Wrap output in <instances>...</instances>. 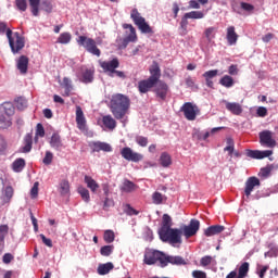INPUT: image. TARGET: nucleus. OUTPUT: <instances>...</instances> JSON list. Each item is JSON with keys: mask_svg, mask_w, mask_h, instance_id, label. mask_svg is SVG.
<instances>
[{"mask_svg": "<svg viewBox=\"0 0 278 278\" xmlns=\"http://www.w3.org/2000/svg\"><path fill=\"white\" fill-rule=\"evenodd\" d=\"M161 268H166L168 264L173 266H186L187 262L182 256L167 255L162 251L157 250H146L143 255V264L147 266H153L157 264Z\"/></svg>", "mask_w": 278, "mask_h": 278, "instance_id": "nucleus-1", "label": "nucleus"}, {"mask_svg": "<svg viewBox=\"0 0 278 278\" xmlns=\"http://www.w3.org/2000/svg\"><path fill=\"white\" fill-rule=\"evenodd\" d=\"M131 101L129 97L123 93H116L111 97L110 111L114 118L122 119L126 116L130 109Z\"/></svg>", "mask_w": 278, "mask_h": 278, "instance_id": "nucleus-2", "label": "nucleus"}, {"mask_svg": "<svg viewBox=\"0 0 278 278\" xmlns=\"http://www.w3.org/2000/svg\"><path fill=\"white\" fill-rule=\"evenodd\" d=\"M150 76L148 79L138 81V91L140 93L149 92L161 79L162 73L157 62H153L149 68Z\"/></svg>", "mask_w": 278, "mask_h": 278, "instance_id": "nucleus-3", "label": "nucleus"}, {"mask_svg": "<svg viewBox=\"0 0 278 278\" xmlns=\"http://www.w3.org/2000/svg\"><path fill=\"white\" fill-rule=\"evenodd\" d=\"M159 238L162 242L168 244H182V230L177 228H168L167 230L157 231Z\"/></svg>", "mask_w": 278, "mask_h": 278, "instance_id": "nucleus-4", "label": "nucleus"}, {"mask_svg": "<svg viewBox=\"0 0 278 278\" xmlns=\"http://www.w3.org/2000/svg\"><path fill=\"white\" fill-rule=\"evenodd\" d=\"M130 18L132 20L134 24L137 26L141 34L153 35V28L147 23L146 18L141 16L137 9L131 10Z\"/></svg>", "mask_w": 278, "mask_h": 278, "instance_id": "nucleus-5", "label": "nucleus"}, {"mask_svg": "<svg viewBox=\"0 0 278 278\" xmlns=\"http://www.w3.org/2000/svg\"><path fill=\"white\" fill-rule=\"evenodd\" d=\"M7 38L9 39V47H11L13 54L20 53V51L24 49L25 39L20 33L13 34L11 29H7Z\"/></svg>", "mask_w": 278, "mask_h": 278, "instance_id": "nucleus-6", "label": "nucleus"}, {"mask_svg": "<svg viewBox=\"0 0 278 278\" xmlns=\"http://www.w3.org/2000/svg\"><path fill=\"white\" fill-rule=\"evenodd\" d=\"M76 42H78V46L84 47V49L90 54H93L96 56L101 55V50L97 47V42L94 39L86 36H79L78 39H76Z\"/></svg>", "mask_w": 278, "mask_h": 278, "instance_id": "nucleus-7", "label": "nucleus"}, {"mask_svg": "<svg viewBox=\"0 0 278 278\" xmlns=\"http://www.w3.org/2000/svg\"><path fill=\"white\" fill-rule=\"evenodd\" d=\"M260 143L266 148H275L277 146V141L274 137V132L270 130H263L258 134Z\"/></svg>", "mask_w": 278, "mask_h": 278, "instance_id": "nucleus-8", "label": "nucleus"}, {"mask_svg": "<svg viewBox=\"0 0 278 278\" xmlns=\"http://www.w3.org/2000/svg\"><path fill=\"white\" fill-rule=\"evenodd\" d=\"M122 27L124 29L129 30V33L126 31V36L122 41L123 48H127L129 42H137L138 41L137 30L131 24H123Z\"/></svg>", "mask_w": 278, "mask_h": 278, "instance_id": "nucleus-9", "label": "nucleus"}, {"mask_svg": "<svg viewBox=\"0 0 278 278\" xmlns=\"http://www.w3.org/2000/svg\"><path fill=\"white\" fill-rule=\"evenodd\" d=\"M121 155L124 160L138 163L143 160V154L135 152L131 148L125 147L121 150Z\"/></svg>", "mask_w": 278, "mask_h": 278, "instance_id": "nucleus-10", "label": "nucleus"}, {"mask_svg": "<svg viewBox=\"0 0 278 278\" xmlns=\"http://www.w3.org/2000/svg\"><path fill=\"white\" fill-rule=\"evenodd\" d=\"M180 111L184 113V116L188 121H195L198 115V106L193 105L191 102L184 103L180 108Z\"/></svg>", "mask_w": 278, "mask_h": 278, "instance_id": "nucleus-11", "label": "nucleus"}, {"mask_svg": "<svg viewBox=\"0 0 278 278\" xmlns=\"http://www.w3.org/2000/svg\"><path fill=\"white\" fill-rule=\"evenodd\" d=\"M201 224L198 219H191L188 226L182 227V233L185 238H192V236H197L200 230Z\"/></svg>", "mask_w": 278, "mask_h": 278, "instance_id": "nucleus-12", "label": "nucleus"}, {"mask_svg": "<svg viewBox=\"0 0 278 278\" xmlns=\"http://www.w3.org/2000/svg\"><path fill=\"white\" fill-rule=\"evenodd\" d=\"M168 91H169V87L165 81H162L159 79L154 85V93L162 101L166 100Z\"/></svg>", "mask_w": 278, "mask_h": 278, "instance_id": "nucleus-13", "label": "nucleus"}, {"mask_svg": "<svg viewBox=\"0 0 278 278\" xmlns=\"http://www.w3.org/2000/svg\"><path fill=\"white\" fill-rule=\"evenodd\" d=\"M261 186V180L257 177H249L245 181L244 194L247 199H250V195L254 191L255 187Z\"/></svg>", "mask_w": 278, "mask_h": 278, "instance_id": "nucleus-14", "label": "nucleus"}, {"mask_svg": "<svg viewBox=\"0 0 278 278\" xmlns=\"http://www.w3.org/2000/svg\"><path fill=\"white\" fill-rule=\"evenodd\" d=\"M273 154H274L273 150H265V151L247 150V156L252 157V159H256V160H262L264 157H269Z\"/></svg>", "mask_w": 278, "mask_h": 278, "instance_id": "nucleus-15", "label": "nucleus"}, {"mask_svg": "<svg viewBox=\"0 0 278 278\" xmlns=\"http://www.w3.org/2000/svg\"><path fill=\"white\" fill-rule=\"evenodd\" d=\"M100 67L104 72H109L112 75L113 72H115L116 68L119 67V61H118V59H113L112 61L100 62Z\"/></svg>", "mask_w": 278, "mask_h": 278, "instance_id": "nucleus-16", "label": "nucleus"}, {"mask_svg": "<svg viewBox=\"0 0 278 278\" xmlns=\"http://www.w3.org/2000/svg\"><path fill=\"white\" fill-rule=\"evenodd\" d=\"M225 103V108L233 115H241L243 113V106L238 102H228L226 100L223 101Z\"/></svg>", "mask_w": 278, "mask_h": 278, "instance_id": "nucleus-17", "label": "nucleus"}, {"mask_svg": "<svg viewBox=\"0 0 278 278\" xmlns=\"http://www.w3.org/2000/svg\"><path fill=\"white\" fill-rule=\"evenodd\" d=\"M249 271H250V263L244 262L239 266L238 271L232 270V271H230V274L236 275V277H233V278H247L249 275Z\"/></svg>", "mask_w": 278, "mask_h": 278, "instance_id": "nucleus-18", "label": "nucleus"}, {"mask_svg": "<svg viewBox=\"0 0 278 278\" xmlns=\"http://www.w3.org/2000/svg\"><path fill=\"white\" fill-rule=\"evenodd\" d=\"M86 123L87 122L83 109L80 106H76V125L78 126V129L86 130Z\"/></svg>", "mask_w": 278, "mask_h": 278, "instance_id": "nucleus-19", "label": "nucleus"}, {"mask_svg": "<svg viewBox=\"0 0 278 278\" xmlns=\"http://www.w3.org/2000/svg\"><path fill=\"white\" fill-rule=\"evenodd\" d=\"M226 39L229 46H235L238 42L239 35L236 33L235 26H229L227 28Z\"/></svg>", "mask_w": 278, "mask_h": 278, "instance_id": "nucleus-20", "label": "nucleus"}, {"mask_svg": "<svg viewBox=\"0 0 278 278\" xmlns=\"http://www.w3.org/2000/svg\"><path fill=\"white\" fill-rule=\"evenodd\" d=\"M223 231H225V226L213 225L204 230V236H206V238H211V236H218V233H223Z\"/></svg>", "mask_w": 278, "mask_h": 278, "instance_id": "nucleus-21", "label": "nucleus"}, {"mask_svg": "<svg viewBox=\"0 0 278 278\" xmlns=\"http://www.w3.org/2000/svg\"><path fill=\"white\" fill-rule=\"evenodd\" d=\"M114 268V264L111 262L99 264L97 268V274L99 276H106L109 275Z\"/></svg>", "mask_w": 278, "mask_h": 278, "instance_id": "nucleus-22", "label": "nucleus"}, {"mask_svg": "<svg viewBox=\"0 0 278 278\" xmlns=\"http://www.w3.org/2000/svg\"><path fill=\"white\" fill-rule=\"evenodd\" d=\"M219 71L218 70H212L203 73V77L205 79V84L208 88H214V81L212 80L214 77L218 75Z\"/></svg>", "mask_w": 278, "mask_h": 278, "instance_id": "nucleus-23", "label": "nucleus"}, {"mask_svg": "<svg viewBox=\"0 0 278 278\" xmlns=\"http://www.w3.org/2000/svg\"><path fill=\"white\" fill-rule=\"evenodd\" d=\"M50 147L56 151H60L64 148L62 138L59 134H52V138H50Z\"/></svg>", "mask_w": 278, "mask_h": 278, "instance_id": "nucleus-24", "label": "nucleus"}, {"mask_svg": "<svg viewBox=\"0 0 278 278\" xmlns=\"http://www.w3.org/2000/svg\"><path fill=\"white\" fill-rule=\"evenodd\" d=\"M28 64L29 59L26 55L20 56V59H17V68L20 70V73L26 74L28 71Z\"/></svg>", "mask_w": 278, "mask_h": 278, "instance_id": "nucleus-25", "label": "nucleus"}, {"mask_svg": "<svg viewBox=\"0 0 278 278\" xmlns=\"http://www.w3.org/2000/svg\"><path fill=\"white\" fill-rule=\"evenodd\" d=\"M93 76H94V70L85 68V70L81 72L80 81L84 83V84L92 83V81H93V78H94Z\"/></svg>", "mask_w": 278, "mask_h": 278, "instance_id": "nucleus-26", "label": "nucleus"}, {"mask_svg": "<svg viewBox=\"0 0 278 278\" xmlns=\"http://www.w3.org/2000/svg\"><path fill=\"white\" fill-rule=\"evenodd\" d=\"M84 182L86 184L87 188L90 189L91 192L96 193L100 188L99 184L90 176L85 175Z\"/></svg>", "mask_w": 278, "mask_h": 278, "instance_id": "nucleus-27", "label": "nucleus"}, {"mask_svg": "<svg viewBox=\"0 0 278 278\" xmlns=\"http://www.w3.org/2000/svg\"><path fill=\"white\" fill-rule=\"evenodd\" d=\"M173 227V219L168 214H164L162 216V224H161V229L157 231H167L168 229H172Z\"/></svg>", "mask_w": 278, "mask_h": 278, "instance_id": "nucleus-28", "label": "nucleus"}, {"mask_svg": "<svg viewBox=\"0 0 278 278\" xmlns=\"http://www.w3.org/2000/svg\"><path fill=\"white\" fill-rule=\"evenodd\" d=\"M92 151H94V152H100V151L111 152L112 147L109 143L97 141V142L92 143Z\"/></svg>", "mask_w": 278, "mask_h": 278, "instance_id": "nucleus-29", "label": "nucleus"}, {"mask_svg": "<svg viewBox=\"0 0 278 278\" xmlns=\"http://www.w3.org/2000/svg\"><path fill=\"white\" fill-rule=\"evenodd\" d=\"M33 148V135L26 134L24 137V146L22 147V152L28 153L31 151Z\"/></svg>", "mask_w": 278, "mask_h": 278, "instance_id": "nucleus-30", "label": "nucleus"}, {"mask_svg": "<svg viewBox=\"0 0 278 278\" xmlns=\"http://www.w3.org/2000/svg\"><path fill=\"white\" fill-rule=\"evenodd\" d=\"M102 124L105 128L111 130L115 129L117 125L116 121L111 115L103 116Z\"/></svg>", "mask_w": 278, "mask_h": 278, "instance_id": "nucleus-31", "label": "nucleus"}, {"mask_svg": "<svg viewBox=\"0 0 278 278\" xmlns=\"http://www.w3.org/2000/svg\"><path fill=\"white\" fill-rule=\"evenodd\" d=\"M160 164L162 167H169L173 164L170 154L163 152L160 155Z\"/></svg>", "mask_w": 278, "mask_h": 278, "instance_id": "nucleus-32", "label": "nucleus"}, {"mask_svg": "<svg viewBox=\"0 0 278 278\" xmlns=\"http://www.w3.org/2000/svg\"><path fill=\"white\" fill-rule=\"evenodd\" d=\"M8 233H9V226L8 225H1L0 226V253L4 249V240H5V236H8Z\"/></svg>", "mask_w": 278, "mask_h": 278, "instance_id": "nucleus-33", "label": "nucleus"}, {"mask_svg": "<svg viewBox=\"0 0 278 278\" xmlns=\"http://www.w3.org/2000/svg\"><path fill=\"white\" fill-rule=\"evenodd\" d=\"M28 4L30 5V13H33V16H38L40 12V0H28Z\"/></svg>", "mask_w": 278, "mask_h": 278, "instance_id": "nucleus-34", "label": "nucleus"}, {"mask_svg": "<svg viewBox=\"0 0 278 278\" xmlns=\"http://www.w3.org/2000/svg\"><path fill=\"white\" fill-rule=\"evenodd\" d=\"M62 87L65 88V92L63 93V97H70L71 91L73 90V84L72 80L67 77L63 78V84H61Z\"/></svg>", "mask_w": 278, "mask_h": 278, "instance_id": "nucleus-35", "label": "nucleus"}, {"mask_svg": "<svg viewBox=\"0 0 278 278\" xmlns=\"http://www.w3.org/2000/svg\"><path fill=\"white\" fill-rule=\"evenodd\" d=\"M25 166H26V162L24 159H21V157L13 161V164H12L13 170L16 173H21Z\"/></svg>", "mask_w": 278, "mask_h": 278, "instance_id": "nucleus-36", "label": "nucleus"}, {"mask_svg": "<svg viewBox=\"0 0 278 278\" xmlns=\"http://www.w3.org/2000/svg\"><path fill=\"white\" fill-rule=\"evenodd\" d=\"M219 84L225 88H231L235 85V79L231 76L225 75L219 79Z\"/></svg>", "mask_w": 278, "mask_h": 278, "instance_id": "nucleus-37", "label": "nucleus"}, {"mask_svg": "<svg viewBox=\"0 0 278 278\" xmlns=\"http://www.w3.org/2000/svg\"><path fill=\"white\" fill-rule=\"evenodd\" d=\"M152 201L154 205H162L163 201H167V197L163 195L161 192L156 191L152 194Z\"/></svg>", "mask_w": 278, "mask_h": 278, "instance_id": "nucleus-38", "label": "nucleus"}, {"mask_svg": "<svg viewBox=\"0 0 278 278\" xmlns=\"http://www.w3.org/2000/svg\"><path fill=\"white\" fill-rule=\"evenodd\" d=\"M78 193L80 194L81 200L85 203H89L90 202V193H89L88 189H86L85 187L80 186V187H78Z\"/></svg>", "mask_w": 278, "mask_h": 278, "instance_id": "nucleus-39", "label": "nucleus"}, {"mask_svg": "<svg viewBox=\"0 0 278 278\" xmlns=\"http://www.w3.org/2000/svg\"><path fill=\"white\" fill-rule=\"evenodd\" d=\"M72 34L71 33H63L61 36H59V39H56V42L61 45H68L72 41Z\"/></svg>", "mask_w": 278, "mask_h": 278, "instance_id": "nucleus-40", "label": "nucleus"}, {"mask_svg": "<svg viewBox=\"0 0 278 278\" xmlns=\"http://www.w3.org/2000/svg\"><path fill=\"white\" fill-rule=\"evenodd\" d=\"M71 192L70 181L66 179L61 180V195H68Z\"/></svg>", "mask_w": 278, "mask_h": 278, "instance_id": "nucleus-41", "label": "nucleus"}, {"mask_svg": "<svg viewBox=\"0 0 278 278\" xmlns=\"http://www.w3.org/2000/svg\"><path fill=\"white\" fill-rule=\"evenodd\" d=\"M136 188V185L130 180H124L121 190L124 192H132Z\"/></svg>", "mask_w": 278, "mask_h": 278, "instance_id": "nucleus-42", "label": "nucleus"}, {"mask_svg": "<svg viewBox=\"0 0 278 278\" xmlns=\"http://www.w3.org/2000/svg\"><path fill=\"white\" fill-rule=\"evenodd\" d=\"M103 240L106 244H111L115 240V233L113 230H105L103 233Z\"/></svg>", "mask_w": 278, "mask_h": 278, "instance_id": "nucleus-43", "label": "nucleus"}, {"mask_svg": "<svg viewBox=\"0 0 278 278\" xmlns=\"http://www.w3.org/2000/svg\"><path fill=\"white\" fill-rule=\"evenodd\" d=\"M205 14L202 11H191L189 13H186V17H189L191 20H202L204 18Z\"/></svg>", "mask_w": 278, "mask_h": 278, "instance_id": "nucleus-44", "label": "nucleus"}, {"mask_svg": "<svg viewBox=\"0 0 278 278\" xmlns=\"http://www.w3.org/2000/svg\"><path fill=\"white\" fill-rule=\"evenodd\" d=\"M113 251H114V245H104L100 249V255H102L103 257H109V255H111Z\"/></svg>", "mask_w": 278, "mask_h": 278, "instance_id": "nucleus-45", "label": "nucleus"}, {"mask_svg": "<svg viewBox=\"0 0 278 278\" xmlns=\"http://www.w3.org/2000/svg\"><path fill=\"white\" fill-rule=\"evenodd\" d=\"M12 125L10 117H5L4 115H0V128L7 129Z\"/></svg>", "mask_w": 278, "mask_h": 278, "instance_id": "nucleus-46", "label": "nucleus"}, {"mask_svg": "<svg viewBox=\"0 0 278 278\" xmlns=\"http://www.w3.org/2000/svg\"><path fill=\"white\" fill-rule=\"evenodd\" d=\"M216 28L210 27L204 30V36L207 41H212L215 38Z\"/></svg>", "mask_w": 278, "mask_h": 278, "instance_id": "nucleus-47", "label": "nucleus"}, {"mask_svg": "<svg viewBox=\"0 0 278 278\" xmlns=\"http://www.w3.org/2000/svg\"><path fill=\"white\" fill-rule=\"evenodd\" d=\"M188 18L190 17H187V13L181 17L180 28L182 29V35H187V28L189 25Z\"/></svg>", "mask_w": 278, "mask_h": 278, "instance_id": "nucleus-48", "label": "nucleus"}, {"mask_svg": "<svg viewBox=\"0 0 278 278\" xmlns=\"http://www.w3.org/2000/svg\"><path fill=\"white\" fill-rule=\"evenodd\" d=\"M27 7L26 0H15V8H17L21 12H26Z\"/></svg>", "mask_w": 278, "mask_h": 278, "instance_id": "nucleus-49", "label": "nucleus"}, {"mask_svg": "<svg viewBox=\"0 0 278 278\" xmlns=\"http://www.w3.org/2000/svg\"><path fill=\"white\" fill-rule=\"evenodd\" d=\"M135 141H136V143H137L138 146H140V147H142V148L147 147L148 143H149V139H148L147 137H143V136H137V137L135 138Z\"/></svg>", "mask_w": 278, "mask_h": 278, "instance_id": "nucleus-50", "label": "nucleus"}, {"mask_svg": "<svg viewBox=\"0 0 278 278\" xmlns=\"http://www.w3.org/2000/svg\"><path fill=\"white\" fill-rule=\"evenodd\" d=\"M41 10L46 11V13H51L53 11V5L51 1L46 0L41 2Z\"/></svg>", "mask_w": 278, "mask_h": 278, "instance_id": "nucleus-51", "label": "nucleus"}, {"mask_svg": "<svg viewBox=\"0 0 278 278\" xmlns=\"http://www.w3.org/2000/svg\"><path fill=\"white\" fill-rule=\"evenodd\" d=\"M125 214H127V216H138L139 211L131 207L130 204H126Z\"/></svg>", "mask_w": 278, "mask_h": 278, "instance_id": "nucleus-52", "label": "nucleus"}, {"mask_svg": "<svg viewBox=\"0 0 278 278\" xmlns=\"http://www.w3.org/2000/svg\"><path fill=\"white\" fill-rule=\"evenodd\" d=\"M3 109H4L7 116L10 117L11 115L14 114V106L12 103H4Z\"/></svg>", "mask_w": 278, "mask_h": 278, "instance_id": "nucleus-53", "label": "nucleus"}, {"mask_svg": "<svg viewBox=\"0 0 278 278\" xmlns=\"http://www.w3.org/2000/svg\"><path fill=\"white\" fill-rule=\"evenodd\" d=\"M15 106H17L20 111H23L27 106V101L23 98H17Z\"/></svg>", "mask_w": 278, "mask_h": 278, "instance_id": "nucleus-54", "label": "nucleus"}, {"mask_svg": "<svg viewBox=\"0 0 278 278\" xmlns=\"http://www.w3.org/2000/svg\"><path fill=\"white\" fill-rule=\"evenodd\" d=\"M46 131L42 124H37V128L35 129V137H45Z\"/></svg>", "mask_w": 278, "mask_h": 278, "instance_id": "nucleus-55", "label": "nucleus"}, {"mask_svg": "<svg viewBox=\"0 0 278 278\" xmlns=\"http://www.w3.org/2000/svg\"><path fill=\"white\" fill-rule=\"evenodd\" d=\"M222 129H224V127L212 128L211 131H206V132L203 134L202 140H207L211 135H214V134H216L217 131H219Z\"/></svg>", "mask_w": 278, "mask_h": 278, "instance_id": "nucleus-56", "label": "nucleus"}, {"mask_svg": "<svg viewBox=\"0 0 278 278\" xmlns=\"http://www.w3.org/2000/svg\"><path fill=\"white\" fill-rule=\"evenodd\" d=\"M38 191H39V182H35L33 185V188L30 189V199H37L38 197Z\"/></svg>", "mask_w": 278, "mask_h": 278, "instance_id": "nucleus-57", "label": "nucleus"}, {"mask_svg": "<svg viewBox=\"0 0 278 278\" xmlns=\"http://www.w3.org/2000/svg\"><path fill=\"white\" fill-rule=\"evenodd\" d=\"M213 262V257L210 255H205L200 260L201 266H210Z\"/></svg>", "mask_w": 278, "mask_h": 278, "instance_id": "nucleus-58", "label": "nucleus"}, {"mask_svg": "<svg viewBox=\"0 0 278 278\" xmlns=\"http://www.w3.org/2000/svg\"><path fill=\"white\" fill-rule=\"evenodd\" d=\"M240 7L242 10H244L245 12H253L255 10V7L250 4V3H247V2H241L240 3Z\"/></svg>", "mask_w": 278, "mask_h": 278, "instance_id": "nucleus-59", "label": "nucleus"}, {"mask_svg": "<svg viewBox=\"0 0 278 278\" xmlns=\"http://www.w3.org/2000/svg\"><path fill=\"white\" fill-rule=\"evenodd\" d=\"M192 278H207V274L202 270H193Z\"/></svg>", "mask_w": 278, "mask_h": 278, "instance_id": "nucleus-60", "label": "nucleus"}, {"mask_svg": "<svg viewBox=\"0 0 278 278\" xmlns=\"http://www.w3.org/2000/svg\"><path fill=\"white\" fill-rule=\"evenodd\" d=\"M39 237H41V242H43L46 247H49L50 249H52L53 242L51 239L47 238L45 235H39Z\"/></svg>", "mask_w": 278, "mask_h": 278, "instance_id": "nucleus-61", "label": "nucleus"}, {"mask_svg": "<svg viewBox=\"0 0 278 278\" xmlns=\"http://www.w3.org/2000/svg\"><path fill=\"white\" fill-rule=\"evenodd\" d=\"M53 161V154L51 152H46V156L43 157V164L50 165Z\"/></svg>", "mask_w": 278, "mask_h": 278, "instance_id": "nucleus-62", "label": "nucleus"}, {"mask_svg": "<svg viewBox=\"0 0 278 278\" xmlns=\"http://www.w3.org/2000/svg\"><path fill=\"white\" fill-rule=\"evenodd\" d=\"M13 194H14V189L11 186H7V188H5L7 200L10 201L12 199Z\"/></svg>", "mask_w": 278, "mask_h": 278, "instance_id": "nucleus-63", "label": "nucleus"}, {"mask_svg": "<svg viewBox=\"0 0 278 278\" xmlns=\"http://www.w3.org/2000/svg\"><path fill=\"white\" fill-rule=\"evenodd\" d=\"M256 114L260 117H265L268 114V110L264 106H261V108L257 109Z\"/></svg>", "mask_w": 278, "mask_h": 278, "instance_id": "nucleus-64", "label": "nucleus"}]
</instances>
